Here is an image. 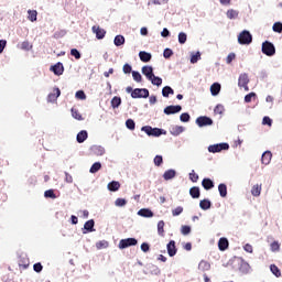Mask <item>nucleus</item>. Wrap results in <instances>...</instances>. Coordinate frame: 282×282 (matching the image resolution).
Returning <instances> with one entry per match:
<instances>
[{
  "label": "nucleus",
  "instance_id": "obj_1",
  "mask_svg": "<svg viewBox=\"0 0 282 282\" xmlns=\"http://www.w3.org/2000/svg\"><path fill=\"white\" fill-rule=\"evenodd\" d=\"M141 131L147 133V135L152 138H160V135H166V130L162 128H153L151 126H143L141 128Z\"/></svg>",
  "mask_w": 282,
  "mask_h": 282
},
{
  "label": "nucleus",
  "instance_id": "obj_2",
  "mask_svg": "<svg viewBox=\"0 0 282 282\" xmlns=\"http://www.w3.org/2000/svg\"><path fill=\"white\" fill-rule=\"evenodd\" d=\"M230 149V144L223 142L212 144L207 148L208 153H221V151H228Z\"/></svg>",
  "mask_w": 282,
  "mask_h": 282
},
{
  "label": "nucleus",
  "instance_id": "obj_3",
  "mask_svg": "<svg viewBox=\"0 0 282 282\" xmlns=\"http://www.w3.org/2000/svg\"><path fill=\"white\" fill-rule=\"evenodd\" d=\"M261 51H262V54H264L265 56H274V54H276V47L270 41H264L262 43Z\"/></svg>",
  "mask_w": 282,
  "mask_h": 282
},
{
  "label": "nucleus",
  "instance_id": "obj_4",
  "mask_svg": "<svg viewBox=\"0 0 282 282\" xmlns=\"http://www.w3.org/2000/svg\"><path fill=\"white\" fill-rule=\"evenodd\" d=\"M238 43L240 45H250L252 43V34L248 30H243L239 35H238Z\"/></svg>",
  "mask_w": 282,
  "mask_h": 282
},
{
  "label": "nucleus",
  "instance_id": "obj_5",
  "mask_svg": "<svg viewBox=\"0 0 282 282\" xmlns=\"http://www.w3.org/2000/svg\"><path fill=\"white\" fill-rule=\"evenodd\" d=\"M131 246H138V239L135 238H126V239H121L119 241V250H124L127 248H131Z\"/></svg>",
  "mask_w": 282,
  "mask_h": 282
},
{
  "label": "nucleus",
  "instance_id": "obj_6",
  "mask_svg": "<svg viewBox=\"0 0 282 282\" xmlns=\"http://www.w3.org/2000/svg\"><path fill=\"white\" fill-rule=\"evenodd\" d=\"M196 124L202 129L204 127H213L214 121L208 116H200L196 119Z\"/></svg>",
  "mask_w": 282,
  "mask_h": 282
},
{
  "label": "nucleus",
  "instance_id": "obj_7",
  "mask_svg": "<svg viewBox=\"0 0 282 282\" xmlns=\"http://www.w3.org/2000/svg\"><path fill=\"white\" fill-rule=\"evenodd\" d=\"M238 265L240 274H250L252 272V267L243 259L239 260Z\"/></svg>",
  "mask_w": 282,
  "mask_h": 282
},
{
  "label": "nucleus",
  "instance_id": "obj_8",
  "mask_svg": "<svg viewBox=\"0 0 282 282\" xmlns=\"http://www.w3.org/2000/svg\"><path fill=\"white\" fill-rule=\"evenodd\" d=\"M150 93L147 88H134L132 94H131V98H149Z\"/></svg>",
  "mask_w": 282,
  "mask_h": 282
},
{
  "label": "nucleus",
  "instance_id": "obj_9",
  "mask_svg": "<svg viewBox=\"0 0 282 282\" xmlns=\"http://www.w3.org/2000/svg\"><path fill=\"white\" fill-rule=\"evenodd\" d=\"M96 220L89 219L84 224L82 229L83 235H89V232H96Z\"/></svg>",
  "mask_w": 282,
  "mask_h": 282
},
{
  "label": "nucleus",
  "instance_id": "obj_10",
  "mask_svg": "<svg viewBox=\"0 0 282 282\" xmlns=\"http://www.w3.org/2000/svg\"><path fill=\"white\" fill-rule=\"evenodd\" d=\"M182 111V106L176 105V106H167L163 109V113H165V116H175V113H180Z\"/></svg>",
  "mask_w": 282,
  "mask_h": 282
},
{
  "label": "nucleus",
  "instance_id": "obj_11",
  "mask_svg": "<svg viewBox=\"0 0 282 282\" xmlns=\"http://www.w3.org/2000/svg\"><path fill=\"white\" fill-rule=\"evenodd\" d=\"M55 76H63V73L65 72V66H63V63L57 62L56 64L52 65L50 68Z\"/></svg>",
  "mask_w": 282,
  "mask_h": 282
},
{
  "label": "nucleus",
  "instance_id": "obj_12",
  "mask_svg": "<svg viewBox=\"0 0 282 282\" xmlns=\"http://www.w3.org/2000/svg\"><path fill=\"white\" fill-rule=\"evenodd\" d=\"M166 250L169 257H175L177 254V246L175 245V240H170L166 245Z\"/></svg>",
  "mask_w": 282,
  "mask_h": 282
},
{
  "label": "nucleus",
  "instance_id": "obj_13",
  "mask_svg": "<svg viewBox=\"0 0 282 282\" xmlns=\"http://www.w3.org/2000/svg\"><path fill=\"white\" fill-rule=\"evenodd\" d=\"M141 72L148 80L155 76V73H153V66L145 65L141 68Z\"/></svg>",
  "mask_w": 282,
  "mask_h": 282
},
{
  "label": "nucleus",
  "instance_id": "obj_14",
  "mask_svg": "<svg viewBox=\"0 0 282 282\" xmlns=\"http://www.w3.org/2000/svg\"><path fill=\"white\" fill-rule=\"evenodd\" d=\"M90 153H93V155L101 156L105 155L106 150L102 145H93L90 147Z\"/></svg>",
  "mask_w": 282,
  "mask_h": 282
},
{
  "label": "nucleus",
  "instance_id": "obj_15",
  "mask_svg": "<svg viewBox=\"0 0 282 282\" xmlns=\"http://www.w3.org/2000/svg\"><path fill=\"white\" fill-rule=\"evenodd\" d=\"M261 162L264 164V166H268V164L272 162V152L270 150H267L262 153Z\"/></svg>",
  "mask_w": 282,
  "mask_h": 282
},
{
  "label": "nucleus",
  "instance_id": "obj_16",
  "mask_svg": "<svg viewBox=\"0 0 282 282\" xmlns=\"http://www.w3.org/2000/svg\"><path fill=\"white\" fill-rule=\"evenodd\" d=\"M93 32L94 34H96V39H98V41H102V39L105 37V34H107V31H105V29H100V26H93Z\"/></svg>",
  "mask_w": 282,
  "mask_h": 282
},
{
  "label": "nucleus",
  "instance_id": "obj_17",
  "mask_svg": "<svg viewBox=\"0 0 282 282\" xmlns=\"http://www.w3.org/2000/svg\"><path fill=\"white\" fill-rule=\"evenodd\" d=\"M54 91L55 93L48 94L47 102H56V100H58V98L61 97V88H55Z\"/></svg>",
  "mask_w": 282,
  "mask_h": 282
},
{
  "label": "nucleus",
  "instance_id": "obj_18",
  "mask_svg": "<svg viewBox=\"0 0 282 282\" xmlns=\"http://www.w3.org/2000/svg\"><path fill=\"white\" fill-rule=\"evenodd\" d=\"M248 83H250V78L248 77V74L247 73L240 74L238 78V87H243L248 85Z\"/></svg>",
  "mask_w": 282,
  "mask_h": 282
},
{
  "label": "nucleus",
  "instance_id": "obj_19",
  "mask_svg": "<svg viewBox=\"0 0 282 282\" xmlns=\"http://www.w3.org/2000/svg\"><path fill=\"white\" fill-rule=\"evenodd\" d=\"M139 58L142 63H150L151 58H153V55H151L149 52L140 51Z\"/></svg>",
  "mask_w": 282,
  "mask_h": 282
},
{
  "label": "nucleus",
  "instance_id": "obj_20",
  "mask_svg": "<svg viewBox=\"0 0 282 282\" xmlns=\"http://www.w3.org/2000/svg\"><path fill=\"white\" fill-rule=\"evenodd\" d=\"M184 131H186V128L182 126H174L170 129L171 135H174V137L181 135V133H184Z\"/></svg>",
  "mask_w": 282,
  "mask_h": 282
},
{
  "label": "nucleus",
  "instance_id": "obj_21",
  "mask_svg": "<svg viewBox=\"0 0 282 282\" xmlns=\"http://www.w3.org/2000/svg\"><path fill=\"white\" fill-rule=\"evenodd\" d=\"M202 186L205 191H212V188H215V182L210 178H204L202 181Z\"/></svg>",
  "mask_w": 282,
  "mask_h": 282
},
{
  "label": "nucleus",
  "instance_id": "obj_22",
  "mask_svg": "<svg viewBox=\"0 0 282 282\" xmlns=\"http://www.w3.org/2000/svg\"><path fill=\"white\" fill-rule=\"evenodd\" d=\"M87 138H89V133H87V130H82L77 133L76 141L78 142V144H83V142H85Z\"/></svg>",
  "mask_w": 282,
  "mask_h": 282
},
{
  "label": "nucleus",
  "instance_id": "obj_23",
  "mask_svg": "<svg viewBox=\"0 0 282 282\" xmlns=\"http://www.w3.org/2000/svg\"><path fill=\"white\" fill-rule=\"evenodd\" d=\"M176 175L177 171L170 169L164 172L163 180H165V182H169V180H173Z\"/></svg>",
  "mask_w": 282,
  "mask_h": 282
},
{
  "label": "nucleus",
  "instance_id": "obj_24",
  "mask_svg": "<svg viewBox=\"0 0 282 282\" xmlns=\"http://www.w3.org/2000/svg\"><path fill=\"white\" fill-rule=\"evenodd\" d=\"M212 206L213 203L208 198H205L199 202V208H202V210H210Z\"/></svg>",
  "mask_w": 282,
  "mask_h": 282
},
{
  "label": "nucleus",
  "instance_id": "obj_25",
  "mask_svg": "<svg viewBox=\"0 0 282 282\" xmlns=\"http://www.w3.org/2000/svg\"><path fill=\"white\" fill-rule=\"evenodd\" d=\"M189 195L193 199H199L202 192L198 186L189 188Z\"/></svg>",
  "mask_w": 282,
  "mask_h": 282
},
{
  "label": "nucleus",
  "instance_id": "obj_26",
  "mask_svg": "<svg viewBox=\"0 0 282 282\" xmlns=\"http://www.w3.org/2000/svg\"><path fill=\"white\" fill-rule=\"evenodd\" d=\"M228 246H229V242H228V238H220L219 241H218V248L221 252L228 250Z\"/></svg>",
  "mask_w": 282,
  "mask_h": 282
},
{
  "label": "nucleus",
  "instance_id": "obj_27",
  "mask_svg": "<svg viewBox=\"0 0 282 282\" xmlns=\"http://www.w3.org/2000/svg\"><path fill=\"white\" fill-rule=\"evenodd\" d=\"M221 91V84L219 83H214L210 86V94L212 96H219V93Z\"/></svg>",
  "mask_w": 282,
  "mask_h": 282
},
{
  "label": "nucleus",
  "instance_id": "obj_28",
  "mask_svg": "<svg viewBox=\"0 0 282 282\" xmlns=\"http://www.w3.org/2000/svg\"><path fill=\"white\" fill-rule=\"evenodd\" d=\"M174 94H175V90L171 86H165L162 88L163 98H169L170 96H173Z\"/></svg>",
  "mask_w": 282,
  "mask_h": 282
},
{
  "label": "nucleus",
  "instance_id": "obj_29",
  "mask_svg": "<svg viewBox=\"0 0 282 282\" xmlns=\"http://www.w3.org/2000/svg\"><path fill=\"white\" fill-rule=\"evenodd\" d=\"M138 215L140 217L151 218V217H153V210H151L149 208H142L138 212Z\"/></svg>",
  "mask_w": 282,
  "mask_h": 282
},
{
  "label": "nucleus",
  "instance_id": "obj_30",
  "mask_svg": "<svg viewBox=\"0 0 282 282\" xmlns=\"http://www.w3.org/2000/svg\"><path fill=\"white\" fill-rule=\"evenodd\" d=\"M108 191H110L111 193H116L118 191H120V182L118 181H112L108 184Z\"/></svg>",
  "mask_w": 282,
  "mask_h": 282
},
{
  "label": "nucleus",
  "instance_id": "obj_31",
  "mask_svg": "<svg viewBox=\"0 0 282 282\" xmlns=\"http://www.w3.org/2000/svg\"><path fill=\"white\" fill-rule=\"evenodd\" d=\"M218 192L220 197H228V186L225 183L218 185Z\"/></svg>",
  "mask_w": 282,
  "mask_h": 282
},
{
  "label": "nucleus",
  "instance_id": "obj_32",
  "mask_svg": "<svg viewBox=\"0 0 282 282\" xmlns=\"http://www.w3.org/2000/svg\"><path fill=\"white\" fill-rule=\"evenodd\" d=\"M198 270H200V272H208V270H210V262L202 260L198 263Z\"/></svg>",
  "mask_w": 282,
  "mask_h": 282
},
{
  "label": "nucleus",
  "instance_id": "obj_33",
  "mask_svg": "<svg viewBox=\"0 0 282 282\" xmlns=\"http://www.w3.org/2000/svg\"><path fill=\"white\" fill-rule=\"evenodd\" d=\"M110 105H111L112 109H118V107H120V105H122V98L115 96L111 99Z\"/></svg>",
  "mask_w": 282,
  "mask_h": 282
},
{
  "label": "nucleus",
  "instance_id": "obj_34",
  "mask_svg": "<svg viewBox=\"0 0 282 282\" xmlns=\"http://www.w3.org/2000/svg\"><path fill=\"white\" fill-rule=\"evenodd\" d=\"M124 35H116L113 43L116 45V47H121V45H124Z\"/></svg>",
  "mask_w": 282,
  "mask_h": 282
},
{
  "label": "nucleus",
  "instance_id": "obj_35",
  "mask_svg": "<svg viewBox=\"0 0 282 282\" xmlns=\"http://www.w3.org/2000/svg\"><path fill=\"white\" fill-rule=\"evenodd\" d=\"M148 80H150V83H152V85H154L155 87H162V77H160V76L154 75L153 77H151Z\"/></svg>",
  "mask_w": 282,
  "mask_h": 282
},
{
  "label": "nucleus",
  "instance_id": "obj_36",
  "mask_svg": "<svg viewBox=\"0 0 282 282\" xmlns=\"http://www.w3.org/2000/svg\"><path fill=\"white\" fill-rule=\"evenodd\" d=\"M227 19H237L239 17V11L235 10V9H229L226 13Z\"/></svg>",
  "mask_w": 282,
  "mask_h": 282
},
{
  "label": "nucleus",
  "instance_id": "obj_37",
  "mask_svg": "<svg viewBox=\"0 0 282 282\" xmlns=\"http://www.w3.org/2000/svg\"><path fill=\"white\" fill-rule=\"evenodd\" d=\"M102 169V163L100 162H95L89 170V173H98V171H100Z\"/></svg>",
  "mask_w": 282,
  "mask_h": 282
},
{
  "label": "nucleus",
  "instance_id": "obj_38",
  "mask_svg": "<svg viewBox=\"0 0 282 282\" xmlns=\"http://www.w3.org/2000/svg\"><path fill=\"white\" fill-rule=\"evenodd\" d=\"M251 195H253V197H259L261 195V185H253L251 188Z\"/></svg>",
  "mask_w": 282,
  "mask_h": 282
},
{
  "label": "nucleus",
  "instance_id": "obj_39",
  "mask_svg": "<svg viewBox=\"0 0 282 282\" xmlns=\"http://www.w3.org/2000/svg\"><path fill=\"white\" fill-rule=\"evenodd\" d=\"M270 270H271L272 274L274 276H276V279H279V276H281V270L279 269V267H276V264H271Z\"/></svg>",
  "mask_w": 282,
  "mask_h": 282
},
{
  "label": "nucleus",
  "instance_id": "obj_40",
  "mask_svg": "<svg viewBox=\"0 0 282 282\" xmlns=\"http://www.w3.org/2000/svg\"><path fill=\"white\" fill-rule=\"evenodd\" d=\"M70 113H72V117H73L75 120H83V115H80V112L78 111V109L72 108V109H70Z\"/></svg>",
  "mask_w": 282,
  "mask_h": 282
},
{
  "label": "nucleus",
  "instance_id": "obj_41",
  "mask_svg": "<svg viewBox=\"0 0 282 282\" xmlns=\"http://www.w3.org/2000/svg\"><path fill=\"white\" fill-rule=\"evenodd\" d=\"M150 274H154V276H158L160 274V268L155 264L149 265Z\"/></svg>",
  "mask_w": 282,
  "mask_h": 282
},
{
  "label": "nucleus",
  "instance_id": "obj_42",
  "mask_svg": "<svg viewBox=\"0 0 282 282\" xmlns=\"http://www.w3.org/2000/svg\"><path fill=\"white\" fill-rule=\"evenodd\" d=\"M186 41H188V35H186L185 32H180L178 33V43L181 45H184L186 43Z\"/></svg>",
  "mask_w": 282,
  "mask_h": 282
},
{
  "label": "nucleus",
  "instance_id": "obj_43",
  "mask_svg": "<svg viewBox=\"0 0 282 282\" xmlns=\"http://www.w3.org/2000/svg\"><path fill=\"white\" fill-rule=\"evenodd\" d=\"M126 127L130 131H135V121L133 119H127L126 120Z\"/></svg>",
  "mask_w": 282,
  "mask_h": 282
},
{
  "label": "nucleus",
  "instance_id": "obj_44",
  "mask_svg": "<svg viewBox=\"0 0 282 282\" xmlns=\"http://www.w3.org/2000/svg\"><path fill=\"white\" fill-rule=\"evenodd\" d=\"M158 235L164 237V220L158 223Z\"/></svg>",
  "mask_w": 282,
  "mask_h": 282
},
{
  "label": "nucleus",
  "instance_id": "obj_45",
  "mask_svg": "<svg viewBox=\"0 0 282 282\" xmlns=\"http://www.w3.org/2000/svg\"><path fill=\"white\" fill-rule=\"evenodd\" d=\"M202 58V53L196 52L195 54L191 55V63L192 65H195L199 59Z\"/></svg>",
  "mask_w": 282,
  "mask_h": 282
},
{
  "label": "nucleus",
  "instance_id": "obj_46",
  "mask_svg": "<svg viewBox=\"0 0 282 282\" xmlns=\"http://www.w3.org/2000/svg\"><path fill=\"white\" fill-rule=\"evenodd\" d=\"M44 197H46V199H56V194L54 189H47L44 192Z\"/></svg>",
  "mask_w": 282,
  "mask_h": 282
},
{
  "label": "nucleus",
  "instance_id": "obj_47",
  "mask_svg": "<svg viewBox=\"0 0 282 282\" xmlns=\"http://www.w3.org/2000/svg\"><path fill=\"white\" fill-rule=\"evenodd\" d=\"M132 78L135 83H142V75L138 70H132Z\"/></svg>",
  "mask_w": 282,
  "mask_h": 282
},
{
  "label": "nucleus",
  "instance_id": "obj_48",
  "mask_svg": "<svg viewBox=\"0 0 282 282\" xmlns=\"http://www.w3.org/2000/svg\"><path fill=\"white\" fill-rule=\"evenodd\" d=\"M273 32L282 34V22H275L272 26Z\"/></svg>",
  "mask_w": 282,
  "mask_h": 282
},
{
  "label": "nucleus",
  "instance_id": "obj_49",
  "mask_svg": "<svg viewBox=\"0 0 282 282\" xmlns=\"http://www.w3.org/2000/svg\"><path fill=\"white\" fill-rule=\"evenodd\" d=\"M182 213H184V207H182V206H178V207L172 209L173 217H180V215Z\"/></svg>",
  "mask_w": 282,
  "mask_h": 282
},
{
  "label": "nucleus",
  "instance_id": "obj_50",
  "mask_svg": "<svg viewBox=\"0 0 282 282\" xmlns=\"http://www.w3.org/2000/svg\"><path fill=\"white\" fill-rule=\"evenodd\" d=\"M70 56H74L76 61H80V51L78 48H72L70 50Z\"/></svg>",
  "mask_w": 282,
  "mask_h": 282
},
{
  "label": "nucleus",
  "instance_id": "obj_51",
  "mask_svg": "<svg viewBox=\"0 0 282 282\" xmlns=\"http://www.w3.org/2000/svg\"><path fill=\"white\" fill-rule=\"evenodd\" d=\"M75 97L78 100H87V95H85L84 90H77L76 94H75Z\"/></svg>",
  "mask_w": 282,
  "mask_h": 282
},
{
  "label": "nucleus",
  "instance_id": "obj_52",
  "mask_svg": "<svg viewBox=\"0 0 282 282\" xmlns=\"http://www.w3.org/2000/svg\"><path fill=\"white\" fill-rule=\"evenodd\" d=\"M181 122H191V115L188 112H183L180 116Z\"/></svg>",
  "mask_w": 282,
  "mask_h": 282
},
{
  "label": "nucleus",
  "instance_id": "obj_53",
  "mask_svg": "<svg viewBox=\"0 0 282 282\" xmlns=\"http://www.w3.org/2000/svg\"><path fill=\"white\" fill-rule=\"evenodd\" d=\"M115 206H118L119 208H122L123 206H127V199L117 198L116 202H115Z\"/></svg>",
  "mask_w": 282,
  "mask_h": 282
},
{
  "label": "nucleus",
  "instance_id": "obj_54",
  "mask_svg": "<svg viewBox=\"0 0 282 282\" xmlns=\"http://www.w3.org/2000/svg\"><path fill=\"white\" fill-rule=\"evenodd\" d=\"M122 70L123 74H133V67L130 64H124Z\"/></svg>",
  "mask_w": 282,
  "mask_h": 282
},
{
  "label": "nucleus",
  "instance_id": "obj_55",
  "mask_svg": "<svg viewBox=\"0 0 282 282\" xmlns=\"http://www.w3.org/2000/svg\"><path fill=\"white\" fill-rule=\"evenodd\" d=\"M33 270L34 272H37V274L43 272V264L41 262H36L35 264H33Z\"/></svg>",
  "mask_w": 282,
  "mask_h": 282
},
{
  "label": "nucleus",
  "instance_id": "obj_56",
  "mask_svg": "<svg viewBox=\"0 0 282 282\" xmlns=\"http://www.w3.org/2000/svg\"><path fill=\"white\" fill-rule=\"evenodd\" d=\"M252 98H257L256 93H249L248 95L245 96V102H252Z\"/></svg>",
  "mask_w": 282,
  "mask_h": 282
},
{
  "label": "nucleus",
  "instance_id": "obj_57",
  "mask_svg": "<svg viewBox=\"0 0 282 282\" xmlns=\"http://www.w3.org/2000/svg\"><path fill=\"white\" fill-rule=\"evenodd\" d=\"M181 232H182V235H184V236L191 235V226H188V225L182 226Z\"/></svg>",
  "mask_w": 282,
  "mask_h": 282
},
{
  "label": "nucleus",
  "instance_id": "obj_58",
  "mask_svg": "<svg viewBox=\"0 0 282 282\" xmlns=\"http://www.w3.org/2000/svg\"><path fill=\"white\" fill-rule=\"evenodd\" d=\"M163 162H164V159L162 158V155H156V156L154 158V164H155V166H162Z\"/></svg>",
  "mask_w": 282,
  "mask_h": 282
},
{
  "label": "nucleus",
  "instance_id": "obj_59",
  "mask_svg": "<svg viewBox=\"0 0 282 282\" xmlns=\"http://www.w3.org/2000/svg\"><path fill=\"white\" fill-rule=\"evenodd\" d=\"M225 109H224V105L221 104H218L215 109H214V112L215 113H218L219 116H221V113H224Z\"/></svg>",
  "mask_w": 282,
  "mask_h": 282
},
{
  "label": "nucleus",
  "instance_id": "obj_60",
  "mask_svg": "<svg viewBox=\"0 0 282 282\" xmlns=\"http://www.w3.org/2000/svg\"><path fill=\"white\" fill-rule=\"evenodd\" d=\"M189 180H191V182H194V183H196L199 180V175L195 173V170H193L189 173Z\"/></svg>",
  "mask_w": 282,
  "mask_h": 282
},
{
  "label": "nucleus",
  "instance_id": "obj_61",
  "mask_svg": "<svg viewBox=\"0 0 282 282\" xmlns=\"http://www.w3.org/2000/svg\"><path fill=\"white\" fill-rule=\"evenodd\" d=\"M78 216L82 217L83 219H88L89 218V210H87V209L79 210Z\"/></svg>",
  "mask_w": 282,
  "mask_h": 282
},
{
  "label": "nucleus",
  "instance_id": "obj_62",
  "mask_svg": "<svg viewBox=\"0 0 282 282\" xmlns=\"http://www.w3.org/2000/svg\"><path fill=\"white\" fill-rule=\"evenodd\" d=\"M28 12H29L30 21H32V22L36 21L37 12L36 11H32V10H29Z\"/></svg>",
  "mask_w": 282,
  "mask_h": 282
},
{
  "label": "nucleus",
  "instance_id": "obj_63",
  "mask_svg": "<svg viewBox=\"0 0 282 282\" xmlns=\"http://www.w3.org/2000/svg\"><path fill=\"white\" fill-rule=\"evenodd\" d=\"M237 58V55L235 53H229L227 58H226V63L227 65H230V63H232V61Z\"/></svg>",
  "mask_w": 282,
  "mask_h": 282
},
{
  "label": "nucleus",
  "instance_id": "obj_64",
  "mask_svg": "<svg viewBox=\"0 0 282 282\" xmlns=\"http://www.w3.org/2000/svg\"><path fill=\"white\" fill-rule=\"evenodd\" d=\"M163 56H164V58H171V56H173V50H171V48H165V50L163 51Z\"/></svg>",
  "mask_w": 282,
  "mask_h": 282
}]
</instances>
